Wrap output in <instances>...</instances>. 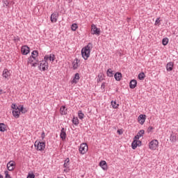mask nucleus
I'll return each mask as SVG.
<instances>
[{
    "label": "nucleus",
    "instance_id": "nucleus-1",
    "mask_svg": "<svg viewBox=\"0 0 178 178\" xmlns=\"http://www.w3.org/2000/svg\"><path fill=\"white\" fill-rule=\"evenodd\" d=\"M91 49H92V43L89 42L87 46L83 47L81 50V55L85 60H87L90 58V54H91Z\"/></svg>",
    "mask_w": 178,
    "mask_h": 178
},
{
    "label": "nucleus",
    "instance_id": "nucleus-26",
    "mask_svg": "<svg viewBox=\"0 0 178 178\" xmlns=\"http://www.w3.org/2000/svg\"><path fill=\"white\" fill-rule=\"evenodd\" d=\"M170 141H172V143H176V140H177L176 135H175L174 134H172L170 135Z\"/></svg>",
    "mask_w": 178,
    "mask_h": 178
},
{
    "label": "nucleus",
    "instance_id": "nucleus-9",
    "mask_svg": "<svg viewBox=\"0 0 178 178\" xmlns=\"http://www.w3.org/2000/svg\"><path fill=\"white\" fill-rule=\"evenodd\" d=\"M58 16H59V14H58V13H54L51 14V22L52 23H56L57 20H58Z\"/></svg>",
    "mask_w": 178,
    "mask_h": 178
},
{
    "label": "nucleus",
    "instance_id": "nucleus-15",
    "mask_svg": "<svg viewBox=\"0 0 178 178\" xmlns=\"http://www.w3.org/2000/svg\"><path fill=\"white\" fill-rule=\"evenodd\" d=\"M79 80H80V74L76 73L75 74L72 83H74L75 84H77V83H79Z\"/></svg>",
    "mask_w": 178,
    "mask_h": 178
},
{
    "label": "nucleus",
    "instance_id": "nucleus-4",
    "mask_svg": "<svg viewBox=\"0 0 178 178\" xmlns=\"http://www.w3.org/2000/svg\"><path fill=\"white\" fill-rule=\"evenodd\" d=\"M159 144V142H158L157 140H153L149 143V147L150 149L155 150L156 148H158Z\"/></svg>",
    "mask_w": 178,
    "mask_h": 178
},
{
    "label": "nucleus",
    "instance_id": "nucleus-10",
    "mask_svg": "<svg viewBox=\"0 0 178 178\" xmlns=\"http://www.w3.org/2000/svg\"><path fill=\"white\" fill-rule=\"evenodd\" d=\"M147 118V115H140L138 118V120L140 123V124H144V123H145V119Z\"/></svg>",
    "mask_w": 178,
    "mask_h": 178
},
{
    "label": "nucleus",
    "instance_id": "nucleus-2",
    "mask_svg": "<svg viewBox=\"0 0 178 178\" xmlns=\"http://www.w3.org/2000/svg\"><path fill=\"white\" fill-rule=\"evenodd\" d=\"M35 147H37L38 151H44L45 149V143L35 141Z\"/></svg>",
    "mask_w": 178,
    "mask_h": 178
},
{
    "label": "nucleus",
    "instance_id": "nucleus-13",
    "mask_svg": "<svg viewBox=\"0 0 178 178\" xmlns=\"http://www.w3.org/2000/svg\"><path fill=\"white\" fill-rule=\"evenodd\" d=\"M99 166L102 167L103 170H108V164L106 163V161H100Z\"/></svg>",
    "mask_w": 178,
    "mask_h": 178
},
{
    "label": "nucleus",
    "instance_id": "nucleus-44",
    "mask_svg": "<svg viewBox=\"0 0 178 178\" xmlns=\"http://www.w3.org/2000/svg\"><path fill=\"white\" fill-rule=\"evenodd\" d=\"M160 19V18L159 17V18H157V19H156L155 26H156V25L159 24V23H161V19Z\"/></svg>",
    "mask_w": 178,
    "mask_h": 178
},
{
    "label": "nucleus",
    "instance_id": "nucleus-32",
    "mask_svg": "<svg viewBox=\"0 0 178 178\" xmlns=\"http://www.w3.org/2000/svg\"><path fill=\"white\" fill-rule=\"evenodd\" d=\"M72 123L74 124H75L76 126H77V124H79V119L76 118H73L72 119Z\"/></svg>",
    "mask_w": 178,
    "mask_h": 178
},
{
    "label": "nucleus",
    "instance_id": "nucleus-21",
    "mask_svg": "<svg viewBox=\"0 0 178 178\" xmlns=\"http://www.w3.org/2000/svg\"><path fill=\"white\" fill-rule=\"evenodd\" d=\"M60 113L61 115H66L67 113V110L66 109V106H63L60 108Z\"/></svg>",
    "mask_w": 178,
    "mask_h": 178
},
{
    "label": "nucleus",
    "instance_id": "nucleus-54",
    "mask_svg": "<svg viewBox=\"0 0 178 178\" xmlns=\"http://www.w3.org/2000/svg\"><path fill=\"white\" fill-rule=\"evenodd\" d=\"M69 1V2H72V0H68Z\"/></svg>",
    "mask_w": 178,
    "mask_h": 178
},
{
    "label": "nucleus",
    "instance_id": "nucleus-5",
    "mask_svg": "<svg viewBox=\"0 0 178 178\" xmlns=\"http://www.w3.org/2000/svg\"><path fill=\"white\" fill-rule=\"evenodd\" d=\"M91 34H95L96 35H99L101 34V30L97 28V26H95V24H92L91 25Z\"/></svg>",
    "mask_w": 178,
    "mask_h": 178
},
{
    "label": "nucleus",
    "instance_id": "nucleus-52",
    "mask_svg": "<svg viewBox=\"0 0 178 178\" xmlns=\"http://www.w3.org/2000/svg\"><path fill=\"white\" fill-rule=\"evenodd\" d=\"M102 87H103L104 88H105V83H102Z\"/></svg>",
    "mask_w": 178,
    "mask_h": 178
},
{
    "label": "nucleus",
    "instance_id": "nucleus-16",
    "mask_svg": "<svg viewBox=\"0 0 178 178\" xmlns=\"http://www.w3.org/2000/svg\"><path fill=\"white\" fill-rule=\"evenodd\" d=\"M114 77H115V79L116 80V81H120L122 80V73L120 72H116L115 74H114Z\"/></svg>",
    "mask_w": 178,
    "mask_h": 178
},
{
    "label": "nucleus",
    "instance_id": "nucleus-31",
    "mask_svg": "<svg viewBox=\"0 0 178 178\" xmlns=\"http://www.w3.org/2000/svg\"><path fill=\"white\" fill-rule=\"evenodd\" d=\"M33 62H34V57L30 56V57L28 58V65H29V64H31V65Z\"/></svg>",
    "mask_w": 178,
    "mask_h": 178
},
{
    "label": "nucleus",
    "instance_id": "nucleus-48",
    "mask_svg": "<svg viewBox=\"0 0 178 178\" xmlns=\"http://www.w3.org/2000/svg\"><path fill=\"white\" fill-rule=\"evenodd\" d=\"M41 138H42V140H44L45 138V132H44V131L42 132Z\"/></svg>",
    "mask_w": 178,
    "mask_h": 178
},
{
    "label": "nucleus",
    "instance_id": "nucleus-28",
    "mask_svg": "<svg viewBox=\"0 0 178 178\" xmlns=\"http://www.w3.org/2000/svg\"><path fill=\"white\" fill-rule=\"evenodd\" d=\"M138 79L139 80H144V79H145V74H144V72H140L138 74Z\"/></svg>",
    "mask_w": 178,
    "mask_h": 178
},
{
    "label": "nucleus",
    "instance_id": "nucleus-43",
    "mask_svg": "<svg viewBox=\"0 0 178 178\" xmlns=\"http://www.w3.org/2000/svg\"><path fill=\"white\" fill-rule=\"evenodd\" d=\"M152 130H154V127H149L147 129V133H152Z\"/></svg>",
    "mask_w": 178,
    "mask_h": 178
},
{
    "label": "nucleus",
    "instance_id": "nucleus-18",
    "mask_svg": "<svg viewBox=\"0 0 178 178\" xmlns=\"http://www.w3.org/2000/svg\"><path fill=\"white\" fill-rule=\"evenodd\" d=\"M166 69L168 72H172L173 70V63L169 62L167 63Z\"/></svg>",
    "mask_w": 178,
    "mask_h": 178
},
{
    "label": "nucleus",
    "instance_id": "nucleus-50",
    "mask_svg": "<svg viewBox=\"0 0 178 178\" xmlns=\"http://www.w3.org/2000/svg\"><path fill=\"white\" fill-rule=\"evenodd\" d=\"M3 90H2V89H0V95H1V94H6V92H3Z\"/></svg>",
    "mask_w": 178,
    "mask_h": 178
},
{
    "label": "nucleus",
    "instance_id": "nucleus-40",
    "mask_svg": "<svg viewBox=\"0 0 178 178\" xmlns=\"http://www.w3.org/2000/svg\"><path fill=\"white\" fill-rule=\"evenodd\" d=\"M4 173H5V175H6L5 178H12V177H10V175H9V171L6 170V171L4 172Z\"/></svg>",
    "mask_w": 178,
    "mask_h": 178
},
{
    "label": "nucleus",
    "instance_id": "nucleus-42",
    "mask_svg": "<svg viewBox=\"0 0 178 178\" xmlns=\"http://www.w3.org/2000/svg\"><path fill=\"white\" fill-rule=\"evenodd\" d=\"M7 169H8V170H9L10 172H12V170H14L15 167H11L10 165H7Z\"/></svg>",
    "mask_w": 178,
    "mask_h": 178
},
{
    "label": "nucleus",
    "instance_id": "nucleus-47",
    "mask_svg": "<svg viewBox=\"0 0 178 178\" xmlns=\"http://www.w3.org/2000/svg\"><path fill=\"white\" fill-rule=\"evenodd\" d=\"M98 77L99 78V81H101V80H104V77H103V75L102 74H101V75H98Z\"/></svg>",
    "mask_w": 178,
    "mask_h": 178
},
{
    "label": "nucleus",
    "instance_id": "nucleus-6",
    "mask_svg": "<svg viewBox=\"0 0 178 178\" xmlns=\"http://www.w3.org/2000/svg\"><path fill=\"white\" fill-rule=\"evenodd\" d=\"M141 140H138V139L134 138V141L132 142L131 147L132 149H136L137 147H141Z\"/></svg>",
    "mask_w": 178,
    "mask_h": 178
},
{
    "label": "nucleus",
    "instance_id": "nucleus-3",
    "mask_svg": "<svg viewBox=\"0 0 178 178\" xmlns=\"http://www.w3.org/2000/svg\"><path fill=\"white\" fill-rule=\"evenodd\" d=\"M88 151V146L86 145V143L81 144L79 147L80 154H81L82 155H84V154H86V152H87Z\"/></svg>",
    "mask_w": 178,
    "mask_h": 178
},
{
    "label": "nucleus",
    "instance_id": "nucleus-7",
    "mask_svg": "<svg viewBox=\"0 0 178 178\" xmlns=\"http://www.w3.org/2000/svg\"><path fill=\"white\" fill-rule=\"evenodd\" d=\"M43 72H45V70H48V62L47 61H42L40 64L39 69L41 70Z\"/></svg>",
    "mask_w": 178,
    "mask_h": 178
},
{
    "label": "nucleus",
    "instance_id": "nucleus-34",
    "mask_svg": "<svg viewBox=\"0 0 178 178\" xmlns=\"http://www.w3.org/2000/svg\"><path fill=\"white\" fill-rule=\"evenodd\" d=\"M69 162H70V160L69 159H67L65 161V163H64V168H67V166H69Z\"/></svg>",
    "mask_w": 178,
    "mask_h": 178
},
{
    "label": "nucleus",
    "instance_id": "nucleus-29",
    "mask_svg": "<svg viewBox=\"0 0 178 178\" xmlns=\"http://www.w3.org/2000/svg\"><path fill=\"white\" fill-rule=\"evenodd\" d=\"M78 26L77 24H72V26H71V29L72 30V31H76V30H77L78 29Z\"/></svg>",
    "mask_w": 178,
    "mask_h": 178
},
{
    "label": "nucleus",
    "instance_id": "nucleus-25",
    "mask_svg": "<svg viewBox=\"0 0 178 178\" xmlns=\"http://www.w3.org/2000/svg\"><path fill=\"white\" fill-rule=\"evenodd\" d=\"M19 113H26L27 112V109L26 108H24L23 106L19 105Z\"/></svg>",
    "mask_w": 178,
    "mask_h": 178
},
{
    "label": "nucleus",
    "instance_id": "nucleus-20",
    "mask_svg": "<svg viewBox=\"0 0 178 178\" xmlns=\"http://www.w3.org/2000/svg\"><path fill=\"white\" fill-rule=\"evenodd\" d=\"M79 62H80V60H79L77 58H75L74 61L72 63L74 70H76V69L79 67Z\"/></svg>",
    "mask_w": 178,
    "mask_h": 178
},
{
    "label": "nucleus",
    "instance_id": "nucleus-23",
    "mask_svg": "<svg viewBox=\"0 0 178 178\" xmlns=\"http://www.w3.org/2000/svg\"><path fill=\"white\" fill-rule=\"evenodd\" d=\"M106 74L108 77H113V71L112 69L109 68L106 72Z\"/></svg>",
    "mask_w": 178,
    "mask_h": 178
},
{
    "label": "nucleus",
    "instance_id": "nucleus-37",
    "mask_svg": "<svg viewBox=\"0 0 178 178\" xmlns=\"http://www.w3.org/2000/svg\"><path fill=\"white\" fill-rule=\"evenodd\" d=\"M3 6H6V8H9V1H8V0H3Z\"/></svg>",
    "mask_w": 178,
    "mask_h": 178
},
{
    "label": "nucleus",
    "instance_id": "nucleus-12",
    "mask_svg": "<svg viewBox=\"0 0 178 178\" xmlns=\"http://www.w3.org/2000/svg\"><path fill=\"white\" fill-rule=\"evenodd\" d=\"M13 115L14 116V118H15V119H19L20 118V110H19V108H18L17 110H13Z\"/></svg>",
    "mask_w": 178,
    "mask_h": 178
},
{
    "label": "nucleus",
    "instance_id": "nucleus-38",
    "mask_svg": "<svg viewBox=\"0 0 178 178\" xmlns=\"http://www.w3.org/2000/svg\"><path fill=\"white\" fill-rule=\"evenodd\" d=\"M49 60L54 62L55 60V56L54 54H50L49 56Z\"/></svg>",
    "mask_w": 178,
    "mask_h": 178
},
{
    "label": "nucleus",
    "instance_id": "nucleus-49",
    "mask_svg": "<svg viewBox=\"0 0 178 178\" xmlns=\"http://www.w3.org/2000/svg\"><path fill=\"white\" fill-rule=\"evenodd\" d=\"M14 41H17H17H20V38H19V36L15 37Z\"/></svg>",
    "mask_w": 178,
    "mask_h": 178
},
{
    "label": "nucleus",
    "instance_id": "nucleus-19",
    "mask_svg": "<svg viewBox=\"0 0 178 178\" xmlns=\"http://www.w3.org/2000/svg\"><path fill=\"white\" fill-rule=\"evenodd\" d=\"M10 75V72H9V70H8V69H5L3 71L2 76L3 77H4V79H8Z\"/></svg>",
    "mask_w": 178,
    "mask_h": 178
},
{
    "label": "nucleus",
    "instance_id": "nucleus-17",
    "mask_svg": "<svg viewBox=\"0 0 178 178\" xmlns=\"http://www.w3.org/2000/svg\"><path fill=\"white\" fill-rule=\"evenodd\" d=\"M129 87L132 89H134L135 87H137V81L135 79L131 80L129 83Z\"/></svg>",
    "mask_w": 178,
    "mask_h": 178
},
{
    "label": "nucleus",
    "instance_id": "nucleus-35",
    "mask_svg": "<svg viewBox=\"0 0 178 178\" xmlns=\"http://www.w3.org/2000/svg\"><path fill=\"white\" fill-rule=\"evenodd\" d=\"M26 178H35V175L33 172H29Z\"/></svg>",
    "mask_w": 178,
    "mask_h": 178
},
{
    "label": "nucleus",
    "instance_id": "nucleus-8",
    "mask_svg": "<svg viewBox=\"0 0 178 178\" xmlns=\"http://www.w3.org/2000/svg\"><path fill=\"white\" fill-rule=\"evenodd\" d=\"M22 55H27L30 52V47L27 45L22 46L21 48Z\"/></svg>",
    "mask_w": 178,
    "mask_h": 178
},
{
    "label": "nucleus",
    "instance_id": "nucleus-14",
    "mask_svg": "<svg viewBox=\"0 0 178 178\" xmlns=\"http://www.w3.org/2000/svg\"><path fill=\"white\" fill-rule=\"evenodd\" d=\"M60 137L63 140V141H64V140H66V131H65V128L61 129Z\"/></svg>",
    "mask_w": 178,
    "mask_h": 178
},
{
    "label": "nucleus",
    "instance_id": "nucleus-22",
    "mask_svg": "<svg viewBox=\"0 0 178 178\" xmlns=\"http://www.w3.org/2000/svg\"><path fill=\"white\" fill-rule=\"evenodd\" d=\"M37 56H38V51H32L31 57L33 58L34 60H37Z\"/></svg>",
    "mask_w": 178,
    "mask_h": 178
},
{
    "label": "nucleus",
    "instance_id": "nucleus-33",
    "mask_svg": "<svg viewBox=\"0 0 178 178\" xmlns=\"http://www.w3.org/2000/svg\"><path fill=\"white\" fill-rule=\"evenodd\" d=\"M12 109H14V111H16L17 109H19L20 106H17L16 104H13L11 106Z\"/></svg>",
    "mask_w": 178,
    "mask_h": 178
},
{
    "label": "nucleus",
    "instance_id": "nucleus-45",
    "mask_svg": "<svg viewBox=\"0 0 178 178\" xmlns=\"http://www.w3.org/2000/svg\"><path fill=\"white\" fill-rule=\"evenodd\" d=\"M44 60H42V62H47V60H48V59H49V56L46 55L44 58Z\"/></svg>",
    "mask_w": 178,
    "mask_h": 178
},
{
    "label": "nucleus",
    "instance_id": "nucleus-24",
    "mask_svg": "<svg viewBox=\"0 0 178 178\" xmlns=\"http://www.w3.org/2000/svg\"><path fill=\"white\" fill-rule=\"evenodd\" d=\"M6 131V125L3 123H0V131L3 132Z\"/></svg>",
    "mask_w": 178,
    "mask_h": 178
},
{
    "label": "nucleus",
    "instance_id": "nucleus-27",
    "mask_svg": "<svg viewBox=\"0 0 178 178\" xmlns=\"http://www.w3.org/2000/svg\"><path fill=\"white\" fill-rule=\"evenodd\" d=\"M78 116H79V118L81 119V120L84 119V113H83V111H78Z\"/></svg>",
    "mask_w": 178,
    "mask_h": 178
},
{
    "label": "nucleus",
    "instance_id": "nucleus-46",
    "mask_svg": "<svg viewBox=\"0 0 178 178\" xmlns=\"http://www.w3.org/2000/svg\"><path fill=\"white\" fill-rule=\"evenodd\" d=\"M117 133H118L120 136H122V134H123V131L122 129H118Z\"/></svg>",
    "mask_w": 178,
    "mask_h": 178
},
{
    "label": "nucleus",
    "instance_id": "nucleus-36",
    "mask_svg": "<svg viewBox=\"0 0 178 178\" xmlns=\"http://www.w3.org/2000/svg\"><path fill=\"white\" fill-rule=\"evenodd\" d=\"M7 165H8V166H11V167H13V168H15V161H10V162H8V163H7Z\"/></svg>",
    "mask_w": 178,
    "mask_h": 178
},
{
    "label": "nucleus",
    "instance_id": "nucleus-11",
    "mask_svg": "<svg viewBox=\"0 0 178 178\" xmlns=\"http://www.w3.org/2000/svg\"><path fill=\"white\" fill-rule=\"evenodd\" d=\"M145 133V131L144 129L140 130L136 136H134V138L135 140H140V137H143Z\"/></svg>",
    "mask_w": 178,
    "mask_h": 178
},
{
    "label": "nucleus",
    "instance_id": "nucleus-53",
    "mask_svg": "<svg viewBox=\"0 0 178 178\" xmlns=\"http://www.w3.org/2000/svg\"><path fill=\"white\" fill-rule=\"evenodd\" d=\"M0 178H3V176L2 175H0Z\"/></svg>",
    "mask_w": 178,
    "mask_h": 178
},
{
    "label": "nucleus",
    "instance_id": "nucleus-41",
    "mask_svg": "<svg viewBox=\"0 0 178 178\" xmlns=\"http://www.w3.org/2000/svg\"><path fill=\"white\" fill-rule=\"evenodd\" d=\"M36 60V62L35 63H32V67H37V65H38V62H39V60Z\"/></svg>",
    "mask_w": 178,
    "mask_h": 178
},
{
    "label": "nucleus",
    "instance_id": "nucleus-39",
    "mask_svg": "<svg viewBox=\"0 0 178 178\" xmlns=\"http://www.w3.org/2000/svg\"><path fill=\"white\" fill-rule=\"evenodd\" d=\"M111 105H112L113 108H114V109H116V108H118V106H119V104H118L116 106V102H113V101L111 102Z\"/></svg>",
    "mask_w": 178,
    "mask_h": 178
},
{
    "label": "nucleus",
    "instance_id": "nucleus-51",
    "mask_svg": "<svg viewBox=\"0 0 178 178\" xmlns=\"http://www.w3.org/2000/svg\"><path fill=\"white\" fill-rule=\"evenodd\" d=\"M131 20V18H127L128 23H130V21Z\"/></svg>",
    "mask_w": 178,
    "mask_h": 178
},
{
    "label": "nucleus",
    "instance_id": "nucleus-30",
    "mask_svg": "<svg viewBox=\"0 0 178 178\" xmlns=\"http://www.w3.org/2000/svg\"><path fill=\"white\" fill-rule=\"evenodd\" d=\"M168 42H169V39H168V38H165L162 40L163 45H168Z\"/></svg>",
    "mask_w": 178,
    "mask_h": 178
}]
</instances>
